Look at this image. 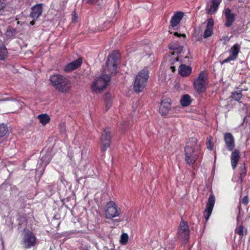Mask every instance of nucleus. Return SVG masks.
<instances>
[{
	"label": "nucleus",
	"mask_w": 250,
	"mask_h": 250,
	"mask_svg": "<svg viewBox=\"0 0 250 250\" xmlns=\"http://www.w3.org/2000/svg\"><path fill=\"white\" fill-rule=\"evenodd\" d=\"M222 40L224 41V44H226V42L229 41V38L228 37V36H225L223 38Z\"/></svg>",
	"instance_id": "58836bf2"
},
{
	"label": "nucleus",
	"mask_w": 250,
	"mask_h": 250,
	"mask_svg": "<svg viewBox=\"0 0 250 250\" xmlns=\"http://www.w3.org/2000/svg\"><path fill=\"white\" fill-rule=\"evenodd\" d=\"M184 47L181 46V48L176 49V50L173 52L171 54L172 55H175V54H180L183 51Z\"/></svg>",
	"instance_id": "72a5a7b5"
},
{
	"label": "nucleus",
	"mask_w": 250,
	"mask_h": 250,
	"mask_svg": "<svg viewBox=\"0 0 250 250\" xmlns=\"http://www.w3.org/2000/svg\"><path fill=\"white\" fill-rule=\"evenodd\" d=\"M111 95L107 93L104 95V101L105 103V111H107L108 108L111 106Z\"/></svg>",
	"instance_id": "b1692460"
},
{
	"label": "nucleus",
	"mask_w": 250,
	"mask_h": 250,
	"mask_svg": "<svg viewBox=\"0 0 250 250\" xmlns=\"http://www.w3.org/2000/svg\"><path fill=\"white\" fill-rule=\"evenodd\" d=\"M224 141L226 147L229 151H232L235 147L234 138L230 133H226L224 134Z\"/></svg>",
	"instance_id": "f8f14e48"
},
{
	"label": "nucleus",
	"mask_w": 250,
	"mask_h": 250,
	"mask_svg": "<svg viewBox=\"0 0 250 250\" xmlns=\"http://www.w3.org/2000/svg\"><path fill=\"white\" fill-rule=\"evenodd\" d=\"M221 0H211V3L207 5L206 10L208 14H214L217 10Z\"/></svg>",
	"instance_id": "4468645a"
},
{
	"label": "nucleus",
	"mask_w": 250,
	"mask_h": 250,
	"mask_svg": "<svg viewBox=\"0 0 250 250\" xmlns=\"http://www.w3.org/2000/svg\"><path fill=\"white\" fill-rule=\"evenodd\" d=\"M170 69L171 70L172 72H175V70H176L175 67L174 66H171L170 67Z\"/></svg>",
	"instance_id": "a19ab883"
},
{
	"label": "nucleus",
	"mask_w": 250,
	"mask_h": 250,
	"mask_svg": "<svg viewBox=\"0 0 250 250\" xmlns=\"http://www.w3.org/2000/svg\"><path fill=\"white\" fill-rule=\"evenodd\" d=\"M8 131L6 125L3 124H0V138L5 136Z\"/></svg>",
	"instance_id": "a878e982"
},
{
	"label": "nucleus",
	"mask_w": 250,
	"mask_h": 250,
	"mask_svg": "<svg viewBox=\"0 0 250 250\" xmlns=\"http://www.w3.org/2000/svg\"><path fill=\"white\" fill-rule=\"evenodd\" d=\"M232 98L236 101H239L242 97V94L241 91H236L232 93Z\"/></svg>",
	"instance_id": "c85d7f7f"
},
{
	"label": "nucleus",
	"mask_w": 250,
	"mask_h": 250,
	"mask_svg": "<svg viewBox=\"0 0 250 250\" xmlns=\"http://www.w3.org/2000/svg\"><path fill=\"white\" fill-rule=\"evenodd\" d=\"M16 32L14 28L9 26L7 29L5 35L7 37L10 38L15 35Z\"/></svg>",
	"instance_id": "393cba45"
},
{
	"label": "nucleus",
	"mask_w": 250,
	"mask_h": 250,
	"mask_svg": "<svg viewBox=\"0 0 250 250\" xmlns=\"http://www.w3.org/2000/svg\"><path fill=\"white\" fill-rule=\"evenodd\" d=\"M174 35L178 37H186V35L185 34H179L178 32H174Z\"/></svg>",
	"instance_id": "4c0bfd02"
},
{
	"label": "nucleus",
	"mask_w": 250,
	"mask_h": 250,
	"mask_svg": "<svg viewBox=\"0 0 250 250\" xmlns=\"http://www.w3.org/2000/svg\"><path fill=\"white\" fill-rule=\"evenodd\" d=\"M184 15V13L182 12H177L174 15L170 21V29H174L180 23Z\"/></svg>",
	"instance_id": "dca6fc26"
},
{
	"label": "nucleus",
	"mask_w": 250,
	"mask_h": 250,
	"mask_svg": "<svg viewBox=\"0 0 250 250\" xmlns=\"http://www.w3.org/2000/svg\"><path fill=\"white\" fill-rule=\"evenodd\" d=\"M207 80L206 73L204 72H201L196 80L194 82V86L197 91L203 92L205 90Z\"/></svg>",
	"instance_id": "6e6552de"
},
{
	"label": "nucleus",
	"mask_w": 250,
	"mask_h": 250,
	"mask_svg": "<svg viewBox=\"0 0 250 250\" xmlns=\"http://www.w3.org/2000/svg\"><path fill=\"white\" fill-rule=\"evenodd\" d=\"M0 51L2 52V55H0V58L3 59L4 56L7 55V51L5 46L3 45L2 41L0 40Z\"/></svg>",
	"instance_id": "bb28decb"
},
{
	"label": "nucleus",
	"mask_w": 250,
	"mask_h": 250,
	"mask_svg": "<svg viewBox=\"0 0 250 250\" xmlns=\"http://www.w3.org/2000/svg\"><path fill=\"white\" fill-rule=\"evenodd\" d=\"M51 83L58 91L62 93L69 92L71 83L66 78L59 75H53L50 77Z\"/></svg>",
	"instance_id": "7ed1b4c3"
},
{
	"label": "nucleus",
	"mask_w": 250,
	"mask_h": 250,
	"mask_svg": "<svg viewBox=\"0 0 250 250\" xmlns=\"http://www.w3.org/2000/svg\"><path fill=\"white\" fill-rule=\"evenodd\" d=\"M207 145L208 148V149H209L210 150H211L213 149V145L211 143L210 140H208V142L207 143Z\"/></svg>",
	"instance_id": "f704fd0d"
},
{
	"label": "nucleus",
	"mask_w": 250,
	"mask_h": 250,
	"mask_svg": "<svg viewBox=\"0 0 250 250\" xmlns=\"http://www.w3.org/2000/svg\"><path fill=\"white\" fill-rule=\"evenodd\" d=\"M214 25L213 19H209L208 20L206 29L204 33V38H207L212 34V29Z\"/></svg>",
	"instance_id": "aec40b11"
},
{
	"label": "nucleus",
	"mask_w": 250,
	"mask_h": 250,
	"mask_svg": "<svg viewBox=\"0 0 250 250\" xmlns=\"http://www.w3.org/2000/svg\"><path fill=\"white\" fill-rule=\"evenodd\" d=\"M50 161V157H49L48 160L45 162V165L48 164L49 163Z\"/></svg>",
	"instance_id": "37998d69"
},
{
	"label": "nucleus",
	"mask_w": 250,
	"mask_h": 250,
	"mask_svg": "<svg viewBox=\"0 0 250 250\" xmlns=\"http://www.w3.org/2000/svg\"><path fill=\"white\" fill-rule=\"evenodd\" d=\"M240 50V45L236 43L234 45H233L230 49L229 51V53L230 55L225 60L221 62L222 64H224L225 63H227L231 61L235 60L237 57L238 53Z\"/></svg>",
	"instance_id": "9d476101"
},
{
	"label": "nucleus",
	"mask_w": 250,
	"mask_h": 250,
	"mask_svg": "<svg viewBox=\"0 0 250 250\" xmlns=\"http://www.w3.org/2000/svg\"><path fill=\"white\" fill-rule=\"evenodd\" d=\"M110 130L109 128H105L102 133L101 137V149L105 151L110 146Z\"/></svg>",
	"instance_id": "1a4fd4ad"
},
{
	"label": "nucleus",
	"mask_w": 250,
	"mask_h": 250,
	"mask_svg": "<svg viewBox=\"0 0 250 250\" xmlns=\"http://www.w3.org/2000/svg\"><path fill=\"white\" fill-rule=\"evenodd\" d=\"M178 71L182 77H187L191 72V68L185 64H181L179 67Z\"/></svg>",
	"instance_id": "412c9836"
},
{
	"label": "nucleus",
	"mask_w": 250,
	"mask_h": 250,
	"mask_svg": "<svg viewBox=\"0 0 250 250\" xmlns=\"http://www.w3.org/2000/svg\"><path fill=\"white\" fill-rule=\"evenodd\" d=\"M224 14L225 16L226 21L225 26L230 27L235 21V17L234 14L231 13V10L229 8H226L224 10Z\"/></svg>",
	"instance_id": "ddd939ff"
},
{
	"label": "nucleus",
	"mask_w": 250,
	"mask_h": 250,
	"mask_svg": "<svg viewBox=\"0 0 250 250\" xmlns=\"http://www.w3.org/2000/svg\"><path fill=\"white\" fill-rule=\"evenodd\" d=\"M128 240V236L127 233H123L121 236L120 242L122 245H125Z\"/></svg>",
	"instance_id": "cd10ccee"
},
{
	"label": "nucleus",
	"mask_w": 250,
	"mask_h": 250,
	"mask_svg": "<svg viewBox=\"0 0 250 250\" xmlns=\"http://www.w3.org/2000/svg\"><path fill=\"white\" fill-rule=\"evenodd\" d=\"M38 118L40 123L43 125H45L50 121V117L46 114H42L38 116Z\"/></svg>",
	"instance_id": "4be33fe9"
},
{
	"label": "nucleus",
	"mask_w": 250,
	"mask_h": 250,
	"mask_svg": "<svg viewBox=\"0 0 250 250\" xmlns=\"http://www.w3.org/2000/svg\"><path fill=\"white\" fill-rule=\"evenodd\" d=\"M2 52L0 51V56H1V55H2ZM6 56H7V55H5V56H4V58H3V59H1V58H0V60H3L5 58V57H6Z\"/></svg>",
	"instance_id": "79ce46f5"
},
{
	"label": "nucleus",
	"mask_w": 250,
	"mask_h": 250,
	"mask_svg": "<svg viewBox=\"0 0 250 250\" xmlns=\"http://www.w3.org/2000/svg\"><path fill=\"white\" fill-rule=\"evenodd\" d=\"M169 48L170 50H173V52L176 49L181 48V46L179 45L177 42H172L169 45Z\"/></svg>",
	"instance_id": "7c9ffc66"
},
{
	"label": "nucleus",
	"mask_w": 250,
	"mask_h": 250,
	"mask_svg": "<svg viewBox=\"0 0 250 250\" xmlns=\"http://www.w3.org/2000/svg\"><path fill=\"white\" fill-rule=\"evenodd\" d=\"M85 1L86 3H90V4H95L97 3L98 0H83Z\"/></svg>",
	"instance_id": "e433bc0d"
},
{
	"label": "nucleus",
	"mask_w": 250,
	"mask_h": 250,
	"mask_svg": "<svg viewBox=\"0 0 250 250\" xmlns=\"http://www.w3.org/2000/svg\"><path fill=\"white\" fill-rule=\"evenodd\" d=\"M236 233H237L239 235L242 237L244 236V227L243 225H240L237 226L235 230Z\"/></svg>",
	"instance_id": "c756f323"
},
{
	"label": "nucleus",
	"mask_w": 250,
	"mask_h": 250,
	"mask_svg": "<svg viewBox=\"0 0 250 250\" xmlns=\"http://www.w3.org/2000/svg\"><path fill=\"white\" fill-rule=\"evenodd\" d=\"M148 77V71L146 69H144L138 73L134 83V89L135 92L139 93L143 90L146 86Z\"/></svg>",
	"instance_id": "39448f33"
},
{
	"label": "nucleus",
	"mask_w": 250,
	"mask_h": 250,
	"mask_svg": "<svg viewBox=\"0 0 250 250\" xmlns=\"http://www.w3.org/2000/svg\"><path fill=\"white\" fill-rule=\"evenodd\" d=\"M248 202H249V199H248V196H244L240 200V203H241L245 206H247L248 204Z\"/></svg>",
	"instance_id": "2f4dec72"
},
{
	"label": "nucleus",
	"mask_w": 250,
	"mask_h": 250,
	"mask_svg": "<svg viewBox=\"0 0 250 250\" xmlns=\"http://www.w3.org/2000/svg\"><path fill=\"white\" fill-rule=\"evenodd\" d=\"M46 156H49V155H48V154H46Z\"/></svg>",
	"instance_id": "de8ad7c7"
},
{
	"label": "nucleus",
	"mask_w": 250,
	"mask_h": 250,
	"mask_svg": "<svg viewBox=\"0 0 250 250\" xmlns=\"http://www.w3.org/2000/svg\"><path fill=\"white\" fill-rule=\"evenodd\" d=\"M78 19L77 14L75 11H73L72 13V21L73 22H76Z\"/></svg>",
	"instance_id": "473e14b6"
},
{
	"label": "nucleus",
	"mask_w": 250,
	"mask_h": 250,
	"mask_svg": "<svg viewBox=\"0 0 250 250\" xmlns=\"http://www.w3.org/2000/svg\"><path fill=\"white\" fill-rule=\"evenodd\" d=\"M42 160L43 161H45V159L43 157H42Z\"/></svg>",
	"instance_id": "49530a36"
},
{
	"label": "nucleus",
	"mask_w": 250,
	"mask_h": 250,
	"mask_svg": "<svg viewBox=\"0 0 250 250\" xmlns=\"http://www.w3.org/2000/svg\"><path fill=\"white\" fill-rule=\"evenodd\" d=\"M4 1L5 0H0V11L3 9L6 6Z\"/></svg>",
	"instance_id": "c9c22d12"
},
{
	"label": "nucleus",
	"mask_w": 250,
	"mask_h": 250,
	"mask_svg": "<svg viewBox=\"0 0 250 250\" xmlns=\"http://www.w3.org/2000/svg\"><path fill=\"white\" fill-rule=\"evenodd\" d=\"M177 236L178 238L186 244L189 238V229L188 223L182 220L178 229Z\"/></svg>",
	"instance_id": "423d86ee"
},
{
	"label": "nucleus",
	"mask_w": 250,
	"mask_h": 250,
	"mask_svg": "<svg viewBox=\"0 0 250 250\" xmlns=\"http://www.w3.org/2000/svg\"><path fill=\"white\" fill-rule=\"evenodd\" d=\"M34 20H33V21H32L30 22V24L31 25H33L35 24Z\"/></svg>",
	"instance_id": "c03bdc74"
},
{
	"label": "nucleus",
	"mask_w": 250,
	"mask_h": 250,
	"mask_svg": "<svg viewBox=\"0 0 250 250\" xmlns=\"http://www.w3.org/2000/svg\"><path fill=\"white\" fill-rule=\"evenodd\" d=\"M170 107V100L169 99H165L161 102L159 108L160 113L163 115H165L169 112Z\"/></svg>",
	"instance_id": "2eb2a0df"
},
{
	"label": "nucleus",
	"mask_w": 250,
	"mask_h": 250,
	"mask_svg": "<svg viewBox=\"0 0 250 250\" xmlns=\"http://www.w3.org/2000/svg\"><path fill=\"white\" fill-rule=\"evenodd\" d=\"M240 158L239 151L237 149L233 150L230 156L231 166L233 169H235Z\"/></svg>",
	"instance_id": "a211bd4d"
},
{
	"label": "nucleus",
	"mask_w": 250,
	"mask_h": 250,
	"mask_svg": "<svg viewBox=\"0 0 250 250\" xmlns=\"http://www.w3.org/2000/svg\"><path fill=\"white\" fill-rule=\"evenodd\" d=\"M215 204V197L211 194L209 195L207 205L206 209L204 212V217L205 219H208L212 212Z\"/></svg>",
	"instance_id": "9b49d317"
},
{
	"label": "nucleus",
	"mask_w": 250,
	"mask_h": 250,
	"mask_svg": "<svg viewBox=\"0 0 250 250\" xmlns=\"http://www.w3.org/2000/svg\"><path fill=\"white\" fill-rule=\"evenodd\" d=\"M197 139L192 137L187 143L185 147V161L187 164H193L197 159Z\"/></svg>",
	"instance_id": "f03ea898"
},
{
	"label": "nucleus",
	"mask_w": 250,
	"mask_h": 250,
	"mask_svg": "<svg viewBox=\"0 0 250 250\" xmlns=\"http://www.w3.org/2000/svg\"><path fill=\"white\" fill-rule=\"evenodd\" d=\"M246 174V169H244L243 170H242V173H241V175H240V178L241 179L242 178V177L243 176H245Z\"/></svg>",
	"instance_id": "ea45409f"
},
{
	"label": "nucleus",
	"mask_w": 250,
	"mask_h": 250,
	"mask_svg": "<svg viewBox=\"0 0 250 250\" xmlns=\"http://www.w3.org/2000/svg\"><path fill=\"white\" fill-rule=\"evenodd\" d=\"M38 239L35 234L29 229H23L21 244L25 249L34 248L37 245Z\"/></svg>",
	"instance_id": "20e7f679"
},
{
	"label": "nucleus",
	"mask_w": 250,
	"mask_h": 250,
	"mask_svg": "<svg viewBox=\"0 0 250 250\" xmlns=\"http://www.w3.org/2000/svg\"><path fill=\"white\" fill-rule=\"evenodd\" d=\"M121 213V209L115 202L111 201L106 205L105 215L107 218H112L118 216Z\"/></svg>",
	"instance_id": "0eeeda50"
},
{
	"label": "nucleus",
	"mask_w": 250,
	"mask_h": 250,
	"mask_svg": "<svg viewBox=\"0 0 250 250\" xmlns=\"http://www.w3.org/2000/svg\"><path fill=\"white\" fill-rule=\"evenodd\" d=\"M82 62L81 59H78L66 65L64 68L65 72H70L79 67Z\"/></svg>",
	"instance_id": "6ab92c4d"
},
{
	"label": "nucleus",
	"mask_w": 250,
	"mask_h": 250,
	"mask_svg": "<svg viewBox=\"0 0 250 250\" xmlns=\"http://www.w3.org/2000/svg\"><path fill=\"white\" fill-rule=\"evenodd\" d=\"M120 57V54L117 52H114L108 56L103 73L95 79L91 85L93 91L100 92L106 87L110 82L111 76L117 73Z\"/></svg>",
	"instance_id": "f257e3e1"
},
{
	"label": "nucleus",
	"mask_w": 250,
	"mask_h": 250,
	"mask_svg": "<svg viewBox=\"0 0 250 250\" xmlns=\"http://www.w3.org/2000/svg\"><path fill=\"white\" fill-rule=\"evenodd\" d=\"M42 12V4L40 3L37 4L32 7V12L30 16L33 20H37Z\"/></svg>",
	"instance_id": "f3484780"
},
{
	"label": "nucleus",
	"mask_w": 250,
	"mask_h": 250,
	"mask_svg": "<svg viewBox=\"0 0 250 250\" xmlns=\"http://www.w3.org/2000/svg\"><path fill=\"white\" fill-rule=\"evenodd\" d=\"M191 102V98L188 94L184 95L180 101L181 104L183 106L188 105L190 104Z\"/></svg>",
	"instance_id": "5701e85b"
},
{
	"label": "nucleus",
	"mask_w": 250,
	"mask_h": 250,
	"mask_svg": "<svg viewBox=\"0 0 250 250\" xmlns=\"http://www.w3.org/2000/svg\"><path fill=\"white\" fill-rule=\"evenodd\" d=\"M175 60L177 61L178 60V57H176L175 58Z\"/></svg>",
	"instance_id": "a18cd8bd"
}]
</instances>
